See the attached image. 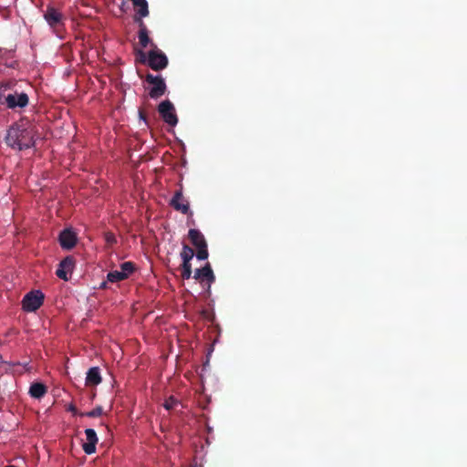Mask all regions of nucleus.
I'll return each mask as SVG.
<instances>
[{
	"label": "nucleus",
	"mask_w": 467,
	"mask_h": 467,
	"mask_svg": "<svg viewBox=\"0 0 467 467\" xmlns=\"http://www.w3.org/2000/svg\"><path fill=\"white\" fill-rule=\"evenodd\" d=\"M188 237L192 244L196 248L198 260H206L209 256L207 242L204 235L197 229H190Z\"/></svg>",
	"instance_id": "f03ea898"
},
{
	"label": "nucleus",
	"mask_w": 467,
	"mask_h": 467,
	"mask_svg": "<svg viewBox=\"0 0 467 467\" xmlns=\"http://www.w3.org/2000/svg\"><path fill=\"white\" fill-rule=\"evenodd\" d=\"M138 57H139V61L140 63H147L148 64V55L142 51V50H139L138 51Z\"/></svg>",
	"instance_id": "393cba45"
},
{
	"label": "nucleus",
	"mask_w": 467,
	"mask_h": 467,
	"mask_svg": "<svg viewBox=\"0 0 467 467\" xmlns=\"http://www.w3.org/2000/svg\"><path fill=\"white\" fill-rule=\"evenodd\" d=\"M120 271L122 274L126 275V278H128L135 271V265L130 261L124 262L120 265Z\"/></svg>",
	"instance_id": "aec40b11"
},
{
	"label": "nucleus",
	"mask_w": 467,
	"mask_h": 467,
	"mask_svg": "<svg viewBox=\"0 0 467 467\" xmlns=\"http://www.w3.org/2000/svg\"><path fill=\"white\" fill-rule=\"evenodd\" d=\"M43 16L55 33H57L58 28L64 26L63 15L54 6L48 5Z\"/></svg>",
	"instance_id": "0eeeda50"
},
{
	"label": "nucleus",
	"mask_w": 467,
	"mask_h": 467,
	"mask_svg": "<svg viewBox=\"0 0 467 467\" xmlns=\"http://www.w3.org/2000/svg\"><path fill=\"white\" fill-rule=\"evenodd\" d=\"M102 381L100 369L99 367H92L87 372L86 385L97 386Z\"/></svg>",
	"instance_id": "dca6fc26"
},
{
	"label": "nucleus",
	"mask_w": 467,
	"mask_h": 467,
	"mask_svg": "<svg viewBox=\"0 0 467 467\" xmlns=\"http://www.w3.org/2000/svg\"><path fill=\"white\" fill-rule=\"evenodd\" d=\"M47 392V388L46 387V385H44L43 383H40V382H35V383L31 384V386L29 388V395L35 399L43 398Z\"/></svg>",
	"instance_id": "f3484780"
},
{
	"label": "nucleus",
	"mask_w": 467,
	"mask_h": 467,
	"mask_svg": "<svg viewBox=\"0 0 467 467\" xmlns=\"http://www.w3.org/2000/svg\"><path fill=\"white\" fill-rule=\"evenodd\" d=\"M193 278L202 283L203 281H207L208 289H210L211 285L215 281V275L212 269L211 264L206 263L204 266L202 268H198L194 272Z\"/></svg>",
	"instance_id": "9b49d317"
},
{
	"label": "nucleus",
	"mask_w": 467,
	"mask_h": 467,
	"mask_svg": "<svg viewBox=\"0 0 467 467\" xmlns=\"http://www.w3.org/2000/svg\"><path fill=\"white\" fill-rule=\"evenodd\" d=\"M29 99L27 94L21 92L15 94H8L4 98L3 104L5 103L8 109H15L16 108H25L28 105Z\"/></svg>",
	"instance_id": "9d476101"
},
{
	"label": "nucleus",
	"mask_w": 467,
	"mask_h": 467,
	"mask_svg": "<svg viewBox=\"0 0 467 467\" xmlns=\"http://www.w3.org/2000/svg\"><path fill=\"white\" fill-rule=\"evenodd\" d=\"M14 372H18L19 374H22L23 373V370H16V369H13Z\"/></svg>",
	"instance_id": "c85d7f7f"
},
{
	"label": "nucleus",
	"mask_w": 467,
	"mask_h": 467,
	"mask_svg": "<svg viewBox=\"0 0 467 467\" xmlns=\"http://www.w3.org/2000/svg\"><path fill=\"white\" fill-rule=\"evenodd\" d=\"M194 256V250L187 244L182 245L181 252V257L182 259V279H190L192 276V265L191 260Z\"/></svg>",
	"instance_id": "6e6552de"
},
{
	"label": "nucleus",
	"mask_w": 467,
	"mask_h": 467,
	"mask_svg": "<svg viewBox=\"0 0 467 467\" xmlns=\"http://www.w3.org/2000/svg\"><path fill=\"white\" fill-rule=\"evenodd\" d=\"M135 22L139 26L138 38L141 47L146 48L149 45L151 46L152 42L149 36V30L143 20H141L140 18H135Z\"/></svg>",
	"instance_id": "4468645a"
},
{
	"label": "nucleus",
	"mask_w": 467,
	"mask_h": 467,
	"mask_svg": "<svg viewBox=\"0 0 467 467\" xmlns=\"http://www.w3.org/2000/svg\"><path fill=\"white\" fill-rule=\"evenodd\" d=\"M132 2L134 10H135V18H140L142 20L143 17L149 16V5L147 0H130Z\"/></svg>",
	"instance_id": "2eb2a0df"
},
{
	"label": "nucleus",
	"mask_w": 467,
	"mask_h": 467,
	"mask_svg": "<svg viewBox=\"0 0 467 467\" xmlns=\"http://www.w3.org/2000/svg\"><path fill=\"white\" fill-rule=\"evenodd\" d=\"M170 205L175 211L181 212L183 214L192 215V212L190 210L189 202L183 196L182 186L174 192L170 201Z\"/></svg>",
	"instance_id": "1a4fd4ad"
},
{
	"label": "nucleus",
	"mask_w": 467,
	"mask_h": 467,
	"mask_svg": "<svg viewBox=\"0 0 467 467\" xmlns=\"http://www.w3.org/2000/svg\"><path fill=\"white\" fill-rule=\"evenodd\" d=\"M104 239L109 246H112L117 243V238L114 234L107 232L104 234Z\"/></svg>",
	"instance_id": "4be33fe9"
},
{
	"label": "nucleus",
	"mask_w": 467,
	"mask_h": 467,
	"mask_svg": "<svg viewBox=\"0 0 467 467\" xmlns=\"http://www.w3.org/2000/svg\"><path fill=\"white\" fill-rule=\"evenodd\" d=\"M102 413H103L102 407L101 406H97L95 409H93L90 411H88V412H85V413H81V416H86V417H88V418H97V417L101 416Z\"/></svg>",
	"instance_id": "412c9836"
},
{
	"label": "nucleus",
	"mask_w": 467,
	"mask_h": 467,
	"mask_svg": "<svg viewBox=\"0 0 467 467\" xmlns=\"http://www.w3.org/2000/svg\"><path fill=\"white\" fill-rule=\"evenodd\" d=\"M56 275L57 277H59L62 280L67 281L69 279L68 273L65 271L64 268H61V266L58 265V268L56 271Z\"/></svg>",
	"instance_id": "b1692460"
},
{
	"label": "nucleus",
	"mask_w": 467,
	"mask_h": 467,
	"mask_svg": "<svg viewBox=\"0 0 467 467\" xmlns=\"http://www.w3.org/2000/svg\"><path fill=\"white\" fill-rule=\"evenodd\" d=\"M69 410H70L71 411H73L74 413H75V412H76V410H76V408H75V407H73V406H71V407L69 408Z\"/></svg>",
	"instance_id": "cd10ccee"
},
{
	"label": "nucleus",
	"mask_w": 467,
	"mask_h": 467,
	"mask_svg": "<svg viewBox=\"0 0 467 467\" xmlns=\"http://www.w3.org/2000/svg\"><path fill=\"white\" fill-rule=\"evenodd\" d=\"M177 404H178V400H177L175 398H173L172 396H171V397H169V398L165 400V402H164L163 406H164V408H165L167 410H170L174 409V408H175V406H176Z\"/></svg>",
	"instance_id": "5701e85b"
},
{
	"label": "nucleus",
	"mask_w": 467,
	"mask_h": 467,
	"mask_svg": "<svg viewBox=\"0 0 467 467\" xmlns=\"http://www.w3.org/2000/svg\"><path fill=\"white\" fill-rule=\"evenodd\" d=\"M87 441L83 443L82 449L87 454H92L96 451V444L98 443V436L93 429L85 430Z\"/></svg>",
	"instance_id": "ddd939ff"
},
{
	"label": "nucleus",
	"mask_w": 467,
	"mask_h": 467,
	"mask_svg": "<svg viewBox=\"0 0 467 467\" xmlns=\"http://www.w3.org/2000/svg\"><path fill=\"white\" fill-rule=\"evenodd\" d=\"M36 132L32 124L26 120H20L8 129L5 140L12 149L23 150L35 145Z\"/></svg>",
	"instance_id": "f257e3e1"
},
{
	"label": "nucleus",
	"mask_w": 467,
	"mask_h": 467,
	"mask_svg": "<svg viewBox=\"0 0 467 467\" xmlns=\"http://www.w3.org/2000/svg\"><path fill=\"white\" fill-rule=\"evenodd\" d=\"M44 298V294L39 290L27 293L22 300L23 309L27 312H35L43 305Z\"/></svg>",
	"instance_id": "20e7f679"
},
{
	"label": "nucleus",
	"mask_w": 467,
	"mask_h": 467,
	"mask_svg": "<svg viewBox=\"0 0 467 467\" xmlns=\"http://www.w3.org/2000/svg\"><path fill=\"white\" fill-rule=\"evenodd\" d=\"M2 84L3 82L0 81V105L3 104V101H2V99H3V95H2Z\"/></svg>",
	"instance_id": "bb28decb"
},
{
	"label": "nucleus",
	"mask_w": 467,
	"mask_h": 467,
	"mask_svg": "<svg viewBox=\"0 0 467 467\" xmlns=\"http://www.w3.org/2000/svg\"><path fill=\"white\" fill-rule=\"evenodd\" d=\"M108 280L111 283L119 282L127 279L126 275L122 274L119 270L111 271L108 274Z\"/></svg>",
	"instance_id": "6ab92c4d"
},
{
	"label": "nucleus",
	"mask_w": 467,
	"mask_h": 467,
	"mask_svg": "<svg viewBox=\"0 0 467 467\" xmlns=\"http://www.w3.org/2000/svg\"><path fill=\"white\" fill-rule=\"evenodd\" d=\"M61 268H64L67 273H71L74 269L75 259L73 256H66L58 265Z\"/></svg>",
	"instance_id": "a211bd4d"
},
{
	"label": "nucleus",
	"mask_w": 467,
	"mask_h": 467,
	"mask_svg": "<svg viewBox=\"0 0 467 467\" xmlns=\"http://www.w3.org/2000/svg\"><path fill=\"white\" fill-rule=\"evenodd\" d=\"M145 80L152 85L149 92L151 99H157L165 93L167 87L161 76H154L149 73L146 75Z\"/></svg>",
	"instance_id": "39448f33"
},
{
	"label": "nucleus",
	"mask_w": 467,
	"mask_h": 467,
	"mask_svg": "<svg viewBox=\"0 0 467 467\" xmlns=\"http://www.w3.org/2000/svg\"><path fill=\"white\" fill-rule=\"evenodd\" d=\"M160 116L170 126H175L178 123V118L175 108L170 100H164L158 107Z\"/></svg>",
	"instance_id": "423d86ee"
},
{
	"label": "nucleus",
	"mask_w": 467,
	"mask_h": 467,
	"mask_svg": "<svg viewBox=\"0 0 467 467\" xmlns=\"http://www.w3.org/2000/svg\"><path fill=\"white\" fill-rule=\"evenodd\" d=\"M167 56L158 48L155 43H151V49L148 53V66L155 70L160 71L168 66Z\"/></svg>",
	"instance_id": "7ed1b4c3"
},
{
	"label": "nucleus",
	"mask_w": 467,
	"mask_h": 467,
	"mask_svg": "<svg viewBox=\"0 0 467 467\" xmlns=\"http://www.w3.org/2000/svg\"><path fill=\"white\" fill-rule=\"evenodd\" d=\"M15 86V82L13 80L4 81L2 84V91L12 89Z\"/></svg>",
	"instance_id": "a878e982"
},
{
	"label": "nucleus",
	"mask_w": 467,
	"mask_h": 467,
	"mask_svg": "<svg viewBox=\"0 0 467 467\" xmlns=\"http://www.w3.org/2000/svg\"><path fill=\"white\" fill-rule=\"evenodd\" d=\"M59 244L63 249H72L78 241L77 234L70 229H65L59 234Z\"/></svg>",
	"instance_id": "f8f14e48"
}]
</instances>
